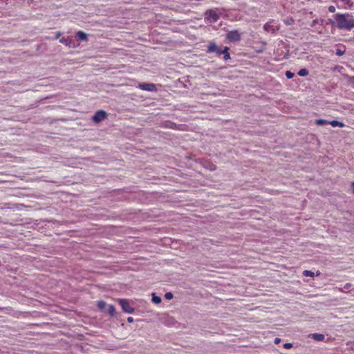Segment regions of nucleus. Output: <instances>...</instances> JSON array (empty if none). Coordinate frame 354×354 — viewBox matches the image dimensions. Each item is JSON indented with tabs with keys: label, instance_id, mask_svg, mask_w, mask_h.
Returning <instances> with one entry per match:
<instances>
[{
	"label": "nucleus",
	"instance_id": "nucleus-20",
	"mask_svg": "<svg viewBox=\"0 0 354 354\" xmlns=\"http://www.w3.org/2000/svg\"><path fill=\"white\" fill-rule=\"evenodd\" d=\"M173 297H174L173 294L171 292H169L165 293V299H169V300L173 298Z\"/></svg>",
	"mask_w": 354,
	"mask_h": 354
},
{
	"label": "nucleus",
	"instance_id": "nucleus-2",
	"mask_svg": "<svg viewBox=\"0 0 354 354\" xmlns=\"http://www.w3.org/2000/svg\"><path fill=\"white\" fill-rule=\"evenodd\" d=\"M118 303L121 306L122 310L127 313H133L134 312V308L129 305V302L128 300L124 299H118Z\"/></svg>",
	"mask_w": 354,
	"mask_h": 354
},
{
	"label": "nucleus",
	"instance_id": "nucleus-27",
	"mask_svg": "<svg viewBox=\"0 0 354 354\" xmlns=\"http://www.w3.org/2000/svg\"><path fill=\"white\" fill-rule=\"evenodd\" d=\"M62 35V33L60 32H58L56 33L55 39H58Z\"/></svg>",
	"mask_w": 354,
	"mask_h": 354
},
{
	"label": "nucleus",
	"instance_id": "nucleus-19",
	"mask_svg": "<svg viewBox=\"0 0 354 354\" xmlns=\"http://www.w3.org/2000/svg\"><path fill=\"white\" fill-rule=\"evenodd\" d=\"M294 75H295V74L290 71H287L286 72V76L288 79L292 78L294 77Z\"/></svg>",
	"mask_w": 354,
	"mask_h": 354
},
{
	"label": "nucleus",
	"instance_id": "nucleus-1",
	"mask_svg": "<svg viewBox=\"0 0 354 354\" xmlns=\"http://www.w3.org/2000/svg\"><path fill=\"white\" fill-rule=\"evenodd\" d=\"M335 19L339 29L351 30L354 27V19L348 14L337 13L335 15Z\"/></svg>",
	"mask_w": 354,
	"mask_h": 354
},
{
	"label": "nucleus",
	"instance_id": "nucleus-12",
	"mask_svg": "<svg viewBox=\"0 0 354 354\" xmlns=\"http://www.w3.org/2000/svg\"><path fill=\"white\" fill-rule=\"evenodd\" d=\"M328 124H330L333 127H343L344 126V123L339 122L337 120H333V121L328 122Z\"/></svg>",
	"mask_w": 354,
	"mask_h": 354
},
{
	"label": "nucleus",
	"instance_id": "nucleus-21",
	"mask_svg": "<svg viewBox=\"0 0 354 354\" xmlns=\"http://www.w3.org/2000/svg\"><path fill=\"white\" fill-rule=\"evenodd\" d=\"M344 50H342L341 49L339 48H337L336 50V55H338V56H342L344 54Z\"/></svg>",
	"mask_w": 354,
	"mask_h": 354
},
{
	"label": "nucleus",
	"instance_id": "nucleus-3",
	"mask_svg": "<svg viewBox=\"0 0 354 354\" xmlns=\"http://www.w3.org/2000/svg\"><path fill=\"white\" fill-rule=\"evenodd\" d=\"M106 117H107V113H106V111L100 110V111H97L95 113V115L93 116L92 119L95 122L99 123V122H102V120H105L106 118Z\"/></svg>",
	"mask_w": 354,
	"mask_h": 354
},
{
	"label": "nucleus",
	"instance_id": "nucleus-25",
	"mask_svg": "<svg viewBox=\"0 0 354 354\" xmlns=\"http://www.w3.org/2000/svg\"><path fill=\"white\" fill-rule=\"evenodd\" d=\"M351 286H352V285H351V283H346V284H345V286H344V288H346V289H348V288H350Z\"/></svg>",
	"mask_w": 354,
	"mask_h": 354
},
{
	"label": "nucleus",
	"instance_id": "nucleus-22",
	"mask_svg": "<svg viewBox=\"0 0 354 354\" xmlns=\"http://www.w3.org/2000/svg\"><path fill=\"white\" fill-rule=\"evenodd\" d=\"M328 11L330 12H335V8L333 6H330L328 7Z\"/></svg>",
	"mask_w": 354,
	"mask_h": 354
},
{
	"label": "nucleus",
	"instance_id": "nucleus-8",
	"mask_svg": "<svg viewBox=\"0 0 354 354\" xmlns=\"http://www.w3.org/2000/svg\"><path fill=\"white\" fill-rule=\"evenodd\" d=\"M76 37L81 41L87 40V34L80 30L77 32Z\"/></svg>",
	"mask_w": 354,
	"mask_h": 354
},
{
	"label": "nucleus",
	"instance_id": "nucleus-28",
	"mask_svg": "<svg viewBox=\"0 0 354 354\" xmlns=\"http://www.w3.org/2000/svg\"><path fill=\"white\" fill-rule=\"evenodd\" d=\"M280 342V339L279 337H276L274 339V343L275 344H279Z\"/></svg>",
	"mask_w": 354,
	"mask_h": 354
},
{
	"label": "nucleus",
	"instance_id": "nucleus-5",
	"mask_svg": "<svg viewBox=\"0 0 354 354\" xmlns=\"http://www.w3.org/2000/svg\"><path fill=\"white\" fill-rule=\"evenodd\" d=\"M227 38L230 41H237L240 40L241 36L237 30H232L227 33Z\"/></svg>",
	"mask_w": 354,
	"mask_h": 354
},
{
	"label": "nucleus",
	"instance_id": "nucleus-7",
	"mask_svg": "<svg viewBox=\"0 0 354 354\" xmlns=\"http://www.w3.org/2000/svg\"><path fill=\"white\" fill-rule=\"evenodd\" d=\"M138 87L144 91H153L156 90V86L153 84L142 83L140 84Z\"/></svg>",
	"mask_w": 354,
	"mask_h": 354
},
{
	"label": "nucleus",
	"instance_id": "nucleus-10",
	"mask_svg": "<svg viewBox=\"0 0 354 354\" xmlns=\"http://www.w3.org/2000/svg\"><path fill=\"white\" fill-rule=\"evenodd\" d=\"M313 339L316 341H323L324 339V335L319 333H313L311 335Z\"/></svg>",
	"mask_w": 354,
	"mask_h": 354
},
{
	"label": "nucleus",
	"instance_id": "nucleus-15",
	"mask_svg": "<svg viewBox=\"0 0 354 354\" xmlns=\"http://www.w3.org/2000/svg\"><path fill=\"white\" fill-rule=\"evenodd\" d=\"M97 307L102 310H105L106 309L107 304L104 301H100L97 303Z\"/></svg>",
	"mask_w": 354,
	"mask_h": 354
},
{
	"label": "nucleus",
	"instance_id": "nucleus-6",
	"mask_svg": "<svg viewBox=\"0 0 354 354\" xmlns=\"http://www.w3.org/2000/svg\"><path fill=\"white\" fill-rule=\"evenodd\" d=\"M208 53H215L217 55H220L222 54L223 50L221 49L215 43H211L207 49Z\"/></svg>",
	"mask_w": 354,
	"mask_h": 354
},
{
	"label": "nucleus",
	"instance_id": "nucleus-13",
	"mask_svg": "<svg viewBox=\"0 0 354 354\" xmlns=\"http://www.w3.org/2000/svg\"><path fill=\"white\" fill-rule=\"evenodd\" d=\"M106 310H107V313L110 315L113 316L115 315V308H114V306L113 305L107 306Z\"/></svg>",
	"mask_w": 354,
	"mask_h": 354
},
{
	"label": "nucleus",
	"instance_id": "nucleus-23",
	"mask_svg": "<svg viewBox=\"0 0 354 354\" xmlns=\"http://www.w3.org/2000/svg\"><path fill=\"white\" fill-rule=\"evenodd\" d=\"M292 344H290V343H286V344H284V345H283V347H284L285 348H292Z\"/></svg>",
	"mask_w": 354,
	"mask_h": 354
},
{
	"label": "nucleus",
	"instance_id": "nucleus-11",
	"mask_svg": "<svg viewBox=\"0 0 354 354\" xmlns=\"http://www.w3.org/2000/svg\"><path fill=\"white\" fill-rule=\"evenodd\" d=\"M228 50H229V48L227 46L224 47V48L223 49V53H222V54L224 55L223 58L225 60H228L230 59V55Z\"/></svg>",
	"mask_w": 354,
	"mask_h": 354
},
{
	"label": "nucleus",
	"instance_id": "nucleus-16",
	"mask_svg": "<svg viewBox=\"0 0 354 354\" xmlns=\"http://www.w3.org/2000/svg\"><path fill=\"white\" fill-rule=\"evenodd\" d=\"M308 73H309L308 71L306 68H301L298 72V75L299 76H302V77L307 76L308 75Z\"/></svg>",
	"mask_w": 354,
	"mask_h": 354
},
{
	"label": "nucleus",
	"instance_id": "nucleus-30",
	"mask_svg": "<svg viewBox=\"0 0 354 354\" xmlns=\"http://www.w3.org/2000/svg\"><path fill=\"white\" fill-rule=\"evenodd\" d=\"M316 23H317V20H314V21H313V25L315 24Z\"/></svg>",
	"mask_w": 354,
	"mask_h": 354
},
{
	"label": "nucleus",
	"instance_id": "nucleus-14",
	"mask_svg": "<svg viewBox=\"0 0 354 354\" xmlns=\"http://www.w3.org/2000/svg\"><path fill=\"white\" fill-rule=\"evenodd\" d=\"M152 301L154 303V304H158L161 302V298L158 296H156L155 293H153L152 294V299H151Z\"/></svg>",
	"mask_w": 354,
	"mask_h": 354
},
{
	"label": "nucleus",
	"instance_id": "nucleus-26",
	"mask_svg": "<svg viewBox=\"0 0 354 354\" xmlns=\"http://www.w3.org/2000/svg\"><path fill=\"white\" fill-rule=\"evenodd\" d=\"M264 28H265V29H266V30H270V28H271V26H270V25H268V24H266V25L264 26Z\"/></svg>",
	"mask_w": 354,
	"mask_h": 354
},
{
	"label": "nucleus",
	"instance_id": "nucleus-31",
	"mask_svg": "<svg viewBox=\"0 0 354 354\" xmlns=\"http://www.w3.org/2000/svg\"><path fill=\"white\" fill-rule=\"evenodd\" d=\"M319 274H320L319 272H317V275H319Z\"/></svg>",
	"mask_w": 354,
	"mask_h": 354
},
{
	"label": "nucleus",
	"instance_id": "nucleus-17",
	"mask_svg": "<svg viewBox=\"0 0 354 354\" xmlns=\"http://www.w3.org/2000/svg\"><path fill=\"white\" fill-rule=\"evenodd\" d=\"M315 123L317 124V125H321V126H323V125H325L326 124H328V122L325 120H323V119H319V120H317L315 121Z\"/></svg>",
	"mask_w": 354,
	"mask_h": 354
},
{
	"label": "nucleus",
	"instance_id": "nucleus-9",
	"mask_svg": "<svg viewBox=\"0 0 354 354\" xmlns=\"http://www.w3.org/2000/svg\"><path fill=\"white\" fill-rule=\"evenodd\" d=\"M59 42L63 44H65L66 46H68V47H72V43H73V40L70 38H62L60 40H59Z\"/></svg>",
	"mask_w": 354,
	"mask_h": 354
},
{
	"label": "nucleus",
	"instance_id": "nucleus-24",
	"mask_svg": "<svg viewBox=\"0 0 354 354\" xmlns=\"http://www.w3.org/2000/svg\"><path fill=\"white\" fill-rule=\"evenodd\" d=\"M127 322L129 323H132L133 322V318L132 317H129L127 318Z\"/></svg>",
	"mask_w": 354,
	"mask_h": 354
},
{
	"label": "nucleus",
	"instance_id": "nucleus-29",
	"mask_svg": "<svg viewBox=\"0 0 354 354\" xmlns=\"http://www.w3.org/2000/svg\"><path fill=\"white\" fill-rule=\"evenodd\" d=\"M350 81H351V82L354 84V76L350 77Z\"/></svg>",
	"mask_w": 354,
	"mask_h": 354
},
{
	"label": "nucleus",
	"instance_id": "nucleus-4",
	"mask_svg": "<svg viewBox=\"0 0 354 354\" xmlns=\"http://www.w3.org/2000/svg\"><path fill=\"white\" fill-rule=\"evenodd\" d=\"M219 16L215 10H209L205 13V19L209 20L211 22H216Z\"/></svg>",
	"mask_w": 354,
	"mask_h": 354
},
{
	"label": "nucleus",
	"instance_id": "nucleus-18",
	"mask_svg": "<svg viewBox=\"0 0 354 354\" xmlns=\"http://www.w3.org/2000/svg\"><path fill=\"white\" fill-rule=\"evenodd\" d=\"M303 274L305 277H314V273L310 270H304L303 272Z\"/></svg>",
	"mask_w": 354,
	"mask_h": 354
}]
</instances>
